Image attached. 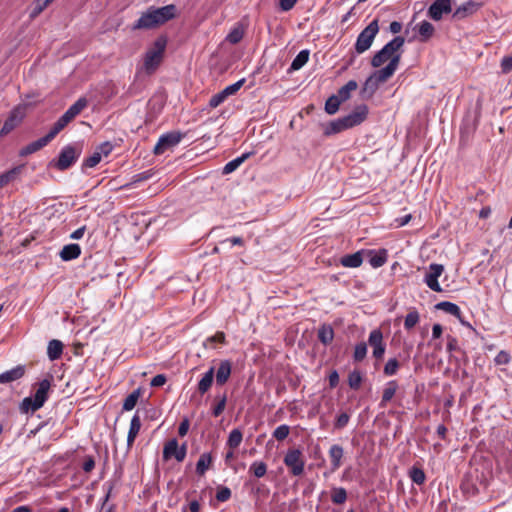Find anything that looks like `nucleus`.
I'll use <instances>...</instances> for the list:
<instances>
[{
    "label": "nucleus",
    "instance_id": "nucleus-20",
    "mask_svg": "<svg viewBox=\"0 0 512 512\" xmlns=\"http://www.w3.org/2000/svg\"><path fill=\"white\" fill-rule=\"evenodd\" d=\"M364 259V250H359L353 254H347L340 258V264L347 268H358L362 265Z\"/></svg>",
    "mask_w": 512,
    "mask_h": 512
},
{
    "label": "nucleus",
    "instance_id": "nucleus-18",
    "mask_svg": "<svg viewBox=\"0 0 512 512\" xmlns=\"http://www.w3.org/2000/svg\"><path fill=\"white\" fill-rule=\"evenodd\" d=\"M232 372V363L230 360H222L216 371V384L219 386L224 385L230 378Z\"/></svg>",
    "mask_w": 512,
    "mask_h": 512
},
{
    "label": "nucleus",
    "instance_id": "nucleus-6",
    "mask_svg": "<svg viewBox=\"0 0 512 512\" xmlns=\"http://www.w3.org/2000/svg\"><path fill=\"white\" fill-rule=\"evenodd\" d=\"M51 381L43 379L37 384V389L32 397H25L21 404L20 410L23 413L35 412L39 410L48 400Z\"/></svg>",
    "mask_w": 512,
    "mask_h": 512
},
{
    "label": "nucleus",
    "instance_id": "nucleus-38",
    "mask_svg": "<svg viewBox=\"0 0 512 512\" xmlns=\"http://www.w3.org/2000/svg\"><path fill=\"white\" fill-rule=\"evenodd\" d=\"M409 477L412 480L413 483L417 485L424 484L426 480L425 472L422 468L414 465L409 470Z\"/></svg>",
    "mask_w": 512,
    "mask_h": 512
},
{
    "label": "nucleus",
    "instance_id": "nucleus-49",
    "mask_svg": "<svg viewBox=\"0 0 512 512\" xmlns=\"http://www.w3.org/2000/svg\"><path fill=\"white\" fill-rule=\"evenodd\" d=\"M399 369V362L396 358H391L387 361L384 366V374L387 376H392L397 373Z\"/></svg>",
    "mask_w": 512,
    "mask_h": 512
},
{
    "label": "nucleus",
    "instance_id": "nucleus-1",
    "mask_svg": "<svg viewBox=\"0 0 512 512\" xmlns=\"http://www.w3.org/2000/svg\"><path fill=\"white\" fill-rule=\"evenodd\" d=\"M88 105L85 97H80L66 112L53 124L50 131L43 137L29 143L20 150V156L33 154L47 146L72 120L75 119Z\"/></svg>",
    "mask_w": 512,
    "mask_h": 512
},
{
    "label": "nucleus",
    "instance_id": "nucleus-64",
    "mask_svg": "<svg viewBox=\"0 0 512 512\" xmlns=\"http://www.w3.org/2000/svg\"><path fill=\"white\" fill-rule=\"evenodd\" d=\"M329 386L331 388H335L338 384H339V374L336 370H333L330 374H329Z\"/></svg>",
    "mask_w": 512,
    "mask_h": 512
},
{
    "label": "nucleus",
    "instance_id": "nucleus-17",
    "mask_svg": "<svg viewBox=\"0 0 512 512\" xmlns=\"http://www.w3.org/2000/svg\"><path fill=\"white\" fill-rule=\"evenodd\" d=\"M480 6L481 4L475 1H467L456 8V10L453 13V18L457 20L464 19L476 13Z\"/></svg>",
    "mask_w": 512,
    "mask_h": 512
},
{
    "label": "nucleus",
    "instance_id": "nucleus-50",
    "mask_svg": "<svg viewBox=\"0 0 512 512\" xmlns=\"http://www.w3.org/2000/svg\"><path fill=\"white\" fill-rule=\"evenodd\" d=\"M153 176L152 170L143 171L141 173L135 174L131 178V182L126 186H132L134 184L149 180Z\"/></svg>",
    "mask_w": 512,
    "mask_h": 512
},
{
    "label": "nucleus",
    "instance_id": "nucleus-13",
    "mask_svg": "<svg viewBox=\"0 0 512 512\" xmlns=\"http://www.w3.org/2000/svg\"><path fill=\"white\" fill-rule=\"evenodd\" d=\"M187 454V446L183 444L181 447L178 445L177 439L173 438L165 443L163 448V458L168 460L174 457L178 462H182Z\"/></svg>",
    "mask_w": 512,
    "mask_h": 512
},
{
    "label": "nucleus",
    "instance_id": "nucleus-30",
    "mask_svg": "<svg viewBox=\"0 0 512 512\" xmlns=\"http://www.w3.org/2000/svg\"><path fill=\"white\" fill-rule=\"evenodd\" d=\"M213 462V457L211 453H203L199 457L196 463V473L200 476H203L206 471L210 468Z\"/></svg>",
    "mask_w": 512,
    "mask_h": 512
},
{
    "label": "nucleus",
    "instance_id": "nucleus-40",
    "mask_svg": "<svg viewBox=\"0 0 512 512\" xmlns=\"http://www.w3.org/2000/svg\"><path fill=\"white\" fill-rule=\"evenodd\" d=\"M243 434L239 429H233L228 436L227 446L230 449H236L242 442Z\"/></svg>",
    "mask_w": 512,
    "mask_h": 512
},
{
    "label": "nucleus",
    "instance_id": "nucleus-4",
    "mask_svg": "<svg viewBox=\"0 0 512 512\" xmlns=\"http://www.w3.org/2000/svg\"><path fill=\"white\" fill-rule=\"evenodd\" d=\"M405 43V40L402 36H396L391 41L383 46L381 50H379L371 59V65L375 68L382 66L385 62L389 61L388 64H391L396 60L395 71L397 70L401 56H402V47Z\"/></svg>",
    "mask_w": 512,
    "mask_h": 512
},
{
    "label": "nucleus",
    "instance_id": "nucleus-15",
    "mask_svg": "<svg viewBox=\"0 0 512 512\" xmlns=\"http://www.w3.org/2000/svg\"><path fill=\"white\" fill-rule=\"evenodd\" d=\"M451 11V0H435L428 8L427 15L434 21H439L443 14H448Z\"/></svg>",
    "mask_w": 512,
    "mask_h": 512
},
{
    "label": "nucleus",
    "instance_id": "nucleus-59",
    "mask_svg": "<svg viewBox=\"0 0 512 512\" xmlns=\"http://www.w3.org/2000/svg\"><path fill=\"white\" fill-rule=\"evenodd\" d=\"M502 73L507 74L512 70V56H505L501 60Z\"/></svg>",
    "mask_w": 512,
    "mask_h": 512
},
{
    "label": "nucleus",
    "instance_id": "nucleus-47",
    "mask_svg": "<svg viewBox=\"0 0 512 512\" xmlns=\"http://www.w3.org/2000/svg\"><path fill=\"white\" fill-rule=\"evenodd\" d=\"M101 158H102V156L100 155V153L95 151L91 156L87 157L83 161V163H82V170H84L86 168H93V167H95L101 161Z\"/></svg>",
    "mask_w": 512,
    "mask_h": 512
},
{
    "label": "nucleus",
    "instance_id": "nucleus-35",
    "mask_svg": "<svg viewBox=\"0 0 512 512\" xmlns=\"http://www.w3.org/2000/svg\"><path fill=\"white\" fill-rule=\"evenodd\" d=\"M141 388L135 389L132 393H130L123 402L122 409L123 411H131L136 406L140 396H141Z\"/></svg>",
    "mask_w": 512,
    "mask_h": 512
},
{
    "label": "nucleus",
    "instance_id": "nucleus-43",
    "mask_svg": "<svg viewBox=\"0 0 512 512\" xmlns=\"http://www.w3.org/2000/svg\"><path fill=\"white\" fill-rule=\"evenodd\" d=\"M419 319H420V315H419L418 311H416V310L410 311L405 317L404 328L406 330L412 329L419 322Z\"/></svg>",
    "mask_w": 512,
    "mask_h": 512
},
{
    "label": "nucleus",
    "instance_id": "nucleus-32",
    "mask_svg": "<svg viewBox=\"0 0 512 512\" xmlns=\"http://www.w3.org/2000/svg\"><path fill=\"white\" fill-rule=\"evenodd\" d=\"M251 155L252 152H247L226 163L225 166L223 167V174H230L234 172Z\"/></svg>",
    "mask_w": 512,
    "mask_h": 512
},
{
    "label": "nucleus",
    "instance_id": "nucleus-54",
    "mask_svg": "<svg viewBox=\"0 0 512 512\" xmlns=\"http://www.w3.org/2000/svg\"><path fill=\"white\" fill-rule=\"evenodd\" d=\"M48 6L44 5V3L41 0H34L32 4V9L30 11L29 17L31 19H35L38 17Z\"/></svg>",
    "mask_w": 512,
    "mask_h": 512
},
{
    "label": "nucleus",
    "instance_id": "nucleus-27",
    "mask_svg": "<svg viewBox=\"0 0 512 512\" xmlns=\"http://www.w3.org/2000/svg\"><path fill=\"white\" fill-rule=\"evenodd\" d=\"M64 345L60 340L53 339L49 341L47 346V356L50 361L58 360L63 353Z\"/></svg>",
    "mask_w": 512,
    "mask_h": 512
},
{
    "label": "nucleus",
    "instance_id": "nucleus-3",
    "mask_svg": "<svg viewBox=\"0 0 512 512\" xmlns=\"http://www.w3.org/2000/svg\"><path fill=\"white\" fill-rule=\"evenodd\" d=\"M366 105H359L350 114L331 121L324 130L325 136H331L361 124L367 117Z\"/></svg>",
    "mask_w": 512,
    "mask_h": 512
},
{
    "label": "nucleus",
    "instance_id": "nucleus-37",
    "mask_svg": "<svg viewBox=\"0 0 512 512\" xmlns=\"http://www.w3.org/2000/svg\"><path fill=\"white\" fill-rule=\"evenodd\" d=\"M347 500V491L343 487H332L331 489V501L334 504L341 505Z\"/></svg>",
    "mask_w": 512,
    "mask_h": 512
},
{
    "label": "nucleus",
    "instance_id": "nucleus-2",
    "mask_svg": "<svg viewBox=\"0 0 512 512\" xmlns=\"http://www.w3.org/2000/svg\"><path fill=\"white\" fill-rule=\"evenodd\" d=\"M176 15L177 8L174 4H169L163 7L150 6L140 15L138 20L133 23L131 30L155 29L174 19Z\"/></svg>",
    "mask_w": 512,
    "mask_h": 512
},
{
    "label": "nucleus",
    "instance_id": "nucleus-42",
    "mask_svg": "<svg viewBox=\"0 0 512 512\" xmlns=\"http://www.w3.org/2000/svg\"><path fill=\"white\" fill-rule=\"evenodd\" d=\"M249 472L253 473L255 477L261 478L267 472V465L262 461H255L250 465Z\"/></svg>",
    "mask_w": 512,
    "mask_h": 512
},
{
    "label": "nucleus",
    "instance_id": "nucleus-63",
    "mask_svg": "<svg viewBox=\"0 0 512 512\" xmlns=\"http://www.w3.org/2000/svg\"><path fill=\"white\" fill-rule=\"evenodd\" d=\"M95 467V461L92 456L86 457L84 463H83V470L87 473L91 472Z\"/></svg>",
    "mask_w": 512,
    "mask_h": 512
},
{
    "label": "nucleus",
    "instance_id": "nucleus-19",
    "mask_svg": "<svg viewBox=\"0 0 512 512\" xmlns=\"http://www.w3.org/2000/svg\"><path fill=\"white\" fill-rule=\"evenodd\" d=\"M414 29L418 33V40L422 43L429 41L435 33L434 26L426 20L418 23Z\"/></svg>",
    "mask_w": 512,
    "mask_h": 512
},
{
    "label": "nucleus",
    "instance_id": "nucleus-33",
    "mask_svg": "<svg viewBox=\"0 0 512 512\" xmlns=\"http://www.w3.org/2000/svg\"><path fill=\"white\" fill-rule=\"evenodd\" d=\"M21 169V166H17L2 173L0 175V189L16 180V178L19 176L21 172Z\"/></svg>",
    "mask_w": 512,
    "mask_h": 512
},
{
    "label": "nucleus",
    "instance_id": "nucleus-5",
    "mask_svg": "<svg viewBox=\"0 0 512 512\" xmlns=\"http://www.w3.org/2000/svg\"><path fill=\"white\" fill-rule=\"evenodd\" d=\"M395 64L396 60L371 74L363 84L361 96L366 99L371 98L378 89L379 84L386 82L394 75Z\"/></svg>",
    "mask_w": 512,
    "mask_h": 512
},
{
    "label": "nucleus",
    "instance_id": "nucleus-11",
    "mask_svg": "<svg viewBox=\"0 0 512 512\" xmlns=\"http://www.w3.org/2000/svg\"><path fill=\"white\" fill-rule=\"evenodd\" d=\"M444 272V266L438 263H431L425 271L423 282L434 292H442L439 284V277Z\"/></svg>",
    "mask_w": 512,
    "mask_h": 512
},
{
    "label": "nucleus",
    "instance_id": "nucleus-9",
    "mask_svg": "<svg viewBox=\"0 0 512 512\" xmlns=\"http://www.w3.org/2000/svg\"><path fill=\"white\" fill-rule=\"evenodd\" d=\"M379 32L378 20L375 19L370 22L358 35L355 43V50L358 54H362L367 51L377 33Z\"/></svg>",
    "mask_w": 512,
    "mask_h": 512
},
{
    "label": "nucleus",
    "instance_id": "nucleus-23",
    "mask_svg": "<svg viewBox=\"0 0 512 512\" xmlns=\"http://www.w3.org/2000/svg\"><path fill=\"white\" fill-rule=\"evenodd\" d=\"M329 458L331 461V469L332 471H336L341 466V460L344 455L343 447L338 444H333L329 449Z\"/></svg>",
    "mask_w": 512,
    "mask_h": 512
},
{
    "label": "nucleus",
    "instance_id": "nucleus-36",
    "mask_svg": "<svg viewBox=\"0 0 512 512\" xmlns=\"http://www.w3.org/2000/svg\"><path fill=\"white\" fill-rule=\"evenodd\" d=\"M357 87V82L355 80H350L338 90L337 96L344 102L350 98L351 92L356 90Z\"/></svg>",
    "mask_w": 512,
    "mask_h": 512
},
{
    "label": "nucleus",
    "instance_id": "nucleus-56",
    "mask_svg": "<svg viewBox=\"0 0 512 512\" xmlns=\"http://www.w3.org/2000/svg\"><path fill=\"white\" fill-rule=\"evenodd\" d=\"M243 38V32L240 29H233L226 37L231 44H237Z\"/></svg>",
    "mask_w": 512,
    "mask_h": 512
},
{
    "label": "nucleus",
    "instance_id": "nucleus-61",
    "mask_svg": "<svg viewBox=\"0 0 512 512\" xmlns=\"http://www.w3.org/2000/svg\"><path fill=\"white\" fill-rule=\"evenodd\" d=\"M298 0H279V7L282 11H290Z\"/></svg>",
    "mask_w": 512,
    "mask_h": 512
},
{
    "label": "nucleus",
    "instance_id": "nucleus-60",
    "mask_svg": "<svg viewBox=\"0 0 512 512\" xmlns=\"http://www.w3.org/2000/svg\"><path fill=\"white\" fill-rule=\"evenodd\" d=\"M166 376L164 374H157L154 376L150 382L152 387H160L166 383Z\"/></svg>",
    "mask_w": 512,
    "mask_h": 512
},
{
    "label": "nucleus",
    "instance_id": "nucleus-46",
    "mask_svg": "<svg viewBox=\"0 0 512 512\" xmlns=\"http://www.w3.org/2000/svg\"><path fill=\"white\" fill-rule=\"evenodd\" d=\"M225 342H226V336H225L224 332L218 331V332H216V334L206 338L203 345H204V347H208L209 345L212 346L214 343L225 344Z\"/></svg>",
    "mask_w": 512,
    "mask_h": 512
},
{
    "label": "nucleus",
    "instance_id": "nucleus-48",
    "mask_svg": "<svg viewBox=\"0 0 512 512\" xmlns=\"http://www.w3.org/2000/svg\"><path fill=\"white\" fill-rule=\"evenodd\" d=\"M289 433L290 427L286 424H282L274 430L273 437L278 441H283L288 437Z\"/></svg>",
    "mask_w": 512,
    "mask_h": 512
},
{
    "label": "nucleus",
    "instance_id": "nucleus-22",
    "mask_svg": "<svg viewBox=\"0 0 512 512\" xmlns=\"http://www.w3.org/2000/svg\"><path fill=\"white\" fill-rule=\"evenodd\" d=\"M25 374V366L18 365L0 374V383H10L22 378Z\"/></svg>",
    "mask_w": 512,
    "mask_h": 512
},
{
    "label": "nucleus",
    "instance_id": "nucleus-14",
    "mask_svg": "<svg viewBox=\"0 0 512 512\" xmlns=\"http://www.w3.org/2000/svg\"><path fill=\"white\" fill-rule=\"evenodd\" d=\"M368 344L373 349V357L382 359L386 350V344L383 341V333L380 329H374L370 332Z\"/></svg>",
    "mask_w": 512,
    "mask_h": 512
},
{
    "label": "nucleus",
    "instance_id": "nucleus-24",
    "mask_svg": "<svg viewBox=\"0 0 512 512\" xmlns=\"http://www.w3.org/2000/svg\"><path fill=\"white\" fill-rule=\"evenodd\" d=\"M141 429V419L138 413H136L131 421H130V427L127 435V446L128 448H131L133 446V443Z\"/></svg>",
    "mask_w": 512,
    "mask_h": 512
},
{
    "label": "nucleus",
    "instance_id": "nucleus-31",
    "mask_svg": "<svg viewBox=\"0 0 512 512\" xmlns=\"http://www.w3.org/2000/svg\"><path fill=\"white\" fill-rule=\"evenodd\" d=\"M435 308L438 310H441L445 313H448L450 315H453L457 319H460L461 309L457 304H455L453 302L442 301V302L437 303L435 305Z\"/></svg>",
    "mask_w": 512,
    "mask_h": 512
},
{
    "label": "nucleus",
    "instance_id": "nucleus-44",
    "mask_svg": "<svg viewBox=\"0 0 512 512\" xmlns=\"http://www.w3.org/2000/svg\"><path fill=\"white\" fill-rule=\"evenodd\" d=\"M367 355V344L365 342H360L356 344L353 354V359L356 362L362 361Z\"/></svg>",
    "mask_w": 512,
    "mask_h": 512
},
{
    "label": "nucleus",
    "instance_id": "nucleus-26",
    "mask_svg": "<svg viewBox=\"0 0 512 512\" xmlns=\"http://www.w3.org/2000/svg\"><path fill=\"white\" fill-rule=\"evenodd\" d=\"M214 373H215L214 367H210L209 370L206 371L204 373V375L202 376V378L199 380V382L197 384V390L200 394L203 395L209 391V389L211 388V386L213 384Z\"/></svg>",
    "mask_w": 512,
    "mask_h": 512
},
{
    "label": "nucleus",
    "instance_id": "nucleus-52",
    "mask_svg": "<svg viewBox=\"0 0 512 512\" xmlns=\"http://www.w3.org/2000/svg\"><path fill=\"white\" fill-rule=\"evenodd\" d=\"M215 498L219 502H226L231 498V490L226 486H218Z\"/></svg>",
    "mask_w": 512,
    "mask_h": 512
},
{
    "label": "nucleus",
    "instance_id": "nucleus-21",
    "mask_svg": "<svg viewBox=\"0 0 512 512\" xmlns=\"http://www.w3.org/2000/svg\"><path fill=\"white\" fill-rule=\"evenodd\" d=\"M22 114L20 113V109H14L8 119L4 122L0 135H6L11 132L22 120Z\"/></svg>",
    "mask_w": 512,
    "mask_h": 512
},
{
    "label": "nucleus",
    "instance_id": "nucleus-41",
    "mask_svg": "<svg viewBox=\"0 0 512 512\" xmlns=\"http://www.w3.org/2000/svg\"><path fill=\"white\" fill-rule=\"evenodd\" d=\"M363 381V376L360 371L353 370L348 375V385L353 390H359Z\"/></svg>",
    "mask_w": 512,
    "mask_h": 512
},
{
    "label": "nucleus",
    "instance_id": "nucleus-45",
    "mask_svg": "<svg viewBox=\"0 0 512 512\" xmlns=\"http://www.w3.org/2000/svg\"><path fill=\"white\" fill-rule=\"evenodd\" d=\"M244 83H245V79L242 78V79L238 80L237 82H235L231 85H228L221 92L227 98L231 95L236 94L240 90V88L244 85Z\"/></svg>",
    "mask_w": 512,
    "mask_h": 512
},
{
    "label": "nucleus",
    "instance_id": "nucleus-25",
    "mask_svg": "<svg viewBox=\"0 0 512 512\" xmlns=\"http://www.w3.org/2000/svg\"><path fill=\"white\" fill-rule=\"evenodd\" d=\"M81 254V247L78 244L72 243L65 245L59 253L63 261H71L78 258Z\"/></svg>",
    "mask_w": 512,
    "mask_h": 512
},
{
    "label": "nucleus",
    "instance_id": "nucleus-55",
    "mask_svg": "<svg viewBox=\"0 0 512 512\" xmlns=\"http://www.w3.org/2000/svg\"><path fill=\"white\" fill-rule=\"evenodd\" d=\"M510 360V354L505 350H501L494 358V363L496 365H506L510 362Z\"/></svg>",
    "mask_w": 512,
    "mask_h": 512
},
{
    "label": "nucleus",
    "instance_id": "nucleus-58",
    "mask_svg": "<svg viewBox=\"0 0 512 512\" xmlns=\"http://www.w3.org/2000/svg\"><path fill=\"white\" fill-rule=\"evenodd\" d=\"M112 150L113 145L111 142L108 141L101 143L96 149V151L100 153L101 156H108L112 152Z\"/></svg>",
    "mask_w": 512,
    "mask_h": 512
},
{
    "label": "nucleus",
    "instance_id": "nucleus-57",
    "mask_svg": "<svg viewBox=\"0 0 512 512\" xmlns=\"http://www.w3.org/2000/svg\"><path fill=\"white\" fill-rule=\"evenodd\" d=\"M226 97L224 94L220 91L219 93L213 95L209 100V106L211 108L218 107L221 103L225 101Z\"/></svg>",
    "mask_w": 512,
    "mask_h": 512
},
{
    "label": "nucleus",
    "instance_id": "nucleus-62",
    "mask_svg": "<svg viewBox=\"0 0 512 512\" xmlns=\"http://www.w3.org/2000/svg\"><path fill=\"white\" fill-rule=\"evenodd\" d=\"M190 422L187 418H184L178 427L179 436L183 437L189 430Z\"/></svg>",
    "mask_w": 512,
    "mask_h": 512
},
{
    "label": "nucleus",
    "instance_id": "nucleus-34",
    "mask_svg": "<svg viewBox=\"0 0 512 512\" xmlns=\"http://www.w3.org/2000/svg\"><path fill=\"white\" fill-rule=\"evenodd\" d=\"M309 50H301L293 59L289 71H297L301 69L309 60Z\"/></svg>",
    "mask_w": 512,
    "mask_h": 512
},
{
    "label": "nucleus",
    "instance_id": "nucleus-53",
    "mask_svg": "<svg viewBox=\"0 0 512 512\" xmlns=\"http://www.w3.org/2000/svg\"><path fill=\"white\" fill-rule=\"evenodd\" d=\"M217 398H218V402L212 409V415L214 417H218L223 413V411L225 410V407H226V402H227L226 394H223L221 397H217Z\"/></svg>",
    "mask_w": 512,
    "mask_h": 512
},
{
    "label": "nucleus",
    "instance_id": "nucleus-16",
    "mask_svg": "<svg viewBox=\"0 0 512 512\" xmlns=\"http://www.w3.org/2000/svg\"><path fill=\"white\" fill-rule=\"evenodd\" d=\"M364 257L368 259L369 264L373 268H379L387 262L388 251L384 248L378 250L368 249L364 250Z\"/></svg>",
    "mask_w": 512,
    "mask_h": 512
},
{
    "label": "nucleus",
    "instance_id": "nucleus-8",
    "mask_svg": "<svg viewBox=\"0 0 512 512\" xmlns=\"http://www.w3.org/2000/svg\"><path fill=\"white\" fill-rule=\"evenodd\" d=\"M82 153V147L79 144H68L64 146L58 156V159L54 161V167L60 171L67 170L70 168L80 157Z\"/></svg>",
    "mask_w": 512,
    "mask_h": 512
},
{
    "label": "nucleus",
    "instance_id": "nucleus-39",
    "mask_svg": "<svg viewBox=\"0 0 512 512\" xmlns=\"http://www.w3.org/2000/svg\"><path fill=\"white\" fill-rule=\"evenodd\" d=\"M342 102L343 101L337 95H332L331 97H329L325 103L326 113L329 115L335 114L338 111L339 106Z\"/></svg>",
    "mask_w": 512,
    "mask_h": 512
},
{
    "label": "nucleus",
    "instance_id": "nucleus-7",
    "mask_svg": "<svg viewBox=\"0 0 512 512\" xmlns=\"http://www.w3.org/2000/svg\"><path fill=\"white\" fill-rule=\"evenodd\" d=\"M166 45V37L160 36L154 41L152 47L146 51L144 55L143 69L148 75L153 74L160 66Z\"/></svg>",
    "mask_w": 512,
    "mask_h": 512
},
{
    "label": "nucleus",
    "instance_id": "nucleus-12",
    "mask_svg": "<svg viewBox=\"0 0 512 512\" xmlns=\"http://www.w3.org/2000/svg\"><path fill=\"white\" fill-rule=\"evenodd\" d=\"M183 136L184 135L179 131H170L161 135L154 147V153L156 155L163 154L167 149L178 145Z\"/></svg>",
    "mask_w": 512,
    "mask_h": 512
},
{
    "label": "nucleus",
    "instance_id": "nucleus-10",
    "mask_svg": "<svg viewBox=\"0 0 512 512\" xmlns=\"http://www.w3.org/2000/svg\"><path fill=\"white\" fill-rule=\"evenodd\" d=\"M283 462L293 476H300L304 473L305 459L301 450L296 448L288 449Z\"/></svg>",
    "mask_w": 512,
    "mask_h": 512
},
{
    "label": "nucleus",
    "instance_id": "nucleus-29",
    "mask_svg": "<svg viewBox=\"0 0 512 512\" xmlns=\"http://www.w3.org/2000/svg\"><path fill=\"white\" fill-rule=\"evenodd\" d=\"M398 389V383L396 380H391L386 383L385 388L383 389L382 398L380 405L382 407L386 406V404L392 400L396 391Z\"/></svg>",
    "mask_w": 512,
    "mask_h": 512
},
{
    "label": "nucleus",
    "instance_id": "nucleus-51",
    "mask_svg": "<svg viewBox=\"0 0 512 512\" xmlns=\"http://www.w3.org/2000/svg\"><path fill=\"white\" fill-rule=\"evenodd\" d=\"M349 421H350V414H348L347 412H342L337 416V418L334 422V428L336 430H341L348 425Z\"/></svg>",
    "mask_w": 512,
    "mask_h": 512
},
{
    "label": "nucleus",
    "instance_id": "nucleus-28",
    "mask_svg": "<svg viewBox=\"0 0 512 512\" xmlns=\"http://www.w3.org/2000/svg\"><path fill=\"white\" fill-rule=\"evenodd\" d=\"M318 339L325 346L331 344L334 339V330L332 326L329 324H322L318 329Z\"/></svg>",
    "mask_w": 512,
    "mask_h": 512
}]
</instances>
